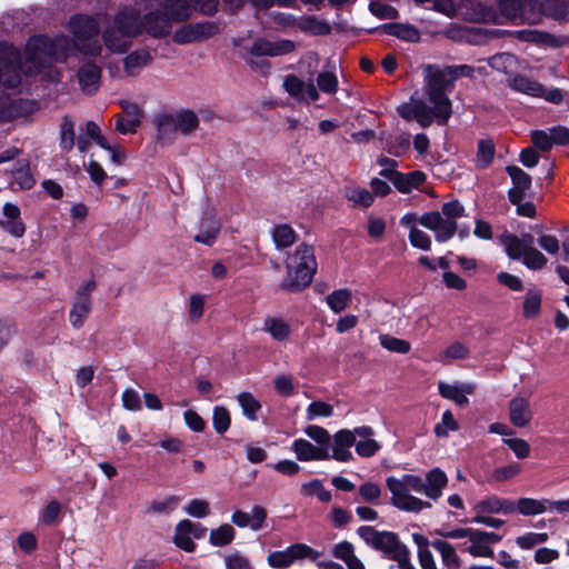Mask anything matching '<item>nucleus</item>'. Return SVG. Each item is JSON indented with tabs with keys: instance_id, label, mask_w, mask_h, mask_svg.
<instances>
[{
	"instance_id": "f257e3e1",
	"label": "nucleus",
	"mask_w": 569,
	"mask_h": 569,
	"mask_svg": "<svg viewBox=\"0 0 569 569\" xmlns=\"http://www.w3.org/2000/svg\"><path fill=\"white\" fill-rule=\"evenodd\" d=\"M72 40L66 36L50 39L46 36L30 38L24 51V72L38 74L54 62H64L73 50L84 56H99L102 46L99 41V23L94 18L78 14L70 19Z\"/></svg>"
},
{
	"instance_id": "f03ea898",
	"label": "nucleus",
	"mask_w": 569,
	"mask_h": 569,
	"mask_svg": "<svg viewBox=\"0 0 569 569\" xmlns=\"http://www.w3.org/2000/svg\"><path fill=\"white\" fill-rule=\"evenodd\" d=\"M473 71L468 64L445 68L429 64V123L435 121L443 126L448 122L452 114L449 94L455 89V82L461 77H472Z\"/></svg>"
},
{
	"instance_id": "7ed1b4c3",
	"label": "nucleus",
	"mask_w": 569,
	"mask_h": 569,
	"mask_svg": "<svg viewBox=\"0 0 569 569\" xmlns=\"http://www.w3.org/2000/svg\"><path fill=\"white\" fill-rule=\"evenodd\" d=\"M141 34L139 11L128 8L119 11L103 30L102 39L112 53H124L132 44V39Z\"/></svg>"
},
{
	"instance_id": "20e7f679",
	"label": "nucleus",
	"mask_w": 569,
	"mask_h": 569,
	"mask_svg": "<svg viewBox=\"0 0 569 569\" xmlns=\"http://www.w3.org/2000/svg\"><path fill=\"white\" fill-rule=\"evenodd\" d=\"M316 271L317 260L313 247L301 243L287 258V276L281 287L292 292H299L312 282Z\"/></svg>"
},
{
	"instance_id": "39448f33",
	"label": "nucleus",
	"mask_w": 569,
	"mask_h": 569,
	"mask_svg": "<svg viewBox=\"0 0 569 569\" xmlns=\"http://www.w3.org/2000/svg\"><path fill=\"white\" fill-rule=\"evenodd\" d=\"M500 242L507 256L512 260H521L529 270H541L548 263L547 257L533 247V236L523 233L520 237L505 233Z\"/></svg>"
},
{
	"instance_id": "423d86ee",
	"label": "nucleus",
	"mask_w": 569,
	"mask_h": 569,
	"mask_svg": "<svg viewBox=\"0 0 569 569\" xmlns=\"http://www.w3.org/2000/svg\"><path fill=\"white\" fill-rule=\"evenodd\" d=\"M358 535L367 545L381 551L388 559L401 560L407 553V546L399 540L395 532L378 531L373 527L362 526L358 529Z\"/></svg>"
},
{
	"instance_id": "0eeeda50",
	"label": "nucleus",
	"mask_w": 569,
	"mask_h": 569,
	"mask_svg": "<svg viewBox=\"0 0 569 569\" xmlns=\"http://www.w3.org/2000/svg\"><path fill=\"white\" fill-rule=\"evenodd\" d=\"M465 208L458 200L442 204V214L438 211L429 212V230L435 232L436 240L445 242L449 240L457 230L456 219L463 216Z\"/></svg>"
},
{
	"instance_id": "6e6552de",
	"label": "nucleus",
	"mask_w": 569,
	"mask_h": 569,
	"mask_svg": "<svg viewBox=\"0 0 569 569\" xmlns=\"http://www.w3.org/2000/svg\"><path fill=\"white\" fill-rule=\"evenodd\" d=\"M373 435V429L369 426L357 427L353 430L341 429L332 437L330 458L347 462L352 459L350 448L355 446L357 437H369Z\"/></svg>"
},
{
	"instance_id": "1a4fd4ad",
	"label": "nucleus",
	"mask_w": 569,
	"mask_h": 569,
	"mask_svg": "<svg viewBox=\"0 0 569 569\" xmlns=\"http://www.w3.org/2000/svg\"><path fill=\"white\" fill-rule=\"evenodd\" d=\"M20 63V52L14 47H0V87L14 89L21 83Z\"/></svg>"
},
{
	"instance_id": "9d476101",
	"label": "nucleus",
	"mask_w": 569,
	"mask_h": 569,
	"mask_svg": "<svg viewBox=\"0 0 569 569\" xmlns=\"http://www.w3.org/2000/svg\"><path fill=\"white\" fill-rule=\"evenodd\" d=\"M318 552L306 543H295L283 550L272 551L267 557V563L273 569H287L296 561L310 558L315 560Z\"/></svg>"
},
{
	"instance_id": "9b49d317",
	"label": "nucleus",
	"mask_w": 569,
	"mask_h": 569,
	"mask_svg": "<svg viewBox=\"0 0 569 569\" xmlns=\"http://www.w3.org/2000/svg\"><path fill=\"white\" fill-rule=\"evenodd\" d=\"M457 14L468 22H498L499 14L493 7H488L478 0H461L458 4Z\"/></svg>"
},
{
	"instance_id": "f8f14e48",
	"label": "nucleus",
	"mask_w": 569,
	"mask_h": 569,
	"mask_svg": "<svg viewBox=\"0 0 569 569\" xmlns=\"http://www.w3.org/2000/svg\"><path fill=\"white\" fill-rule=\"evenodd\" d=\"M296 48V43L289 39L269 40L258 38L249 47V53L258 57H279L293 52Z\"/></svg>"
},
{
	"instance_id": "ddd939ff",
	"label": "nucleus",
	"mask_w": 569,
	"mask_h": 569,
	"mask_svg": "<svg viewBox=\"0 0 569 569\" xmlns=\"http://www.w3.org/2000/svg\"><path fill=\"white\" fill-rule=\"evenodd\" d=\"M172 20L160 10L148 12L143 19L139 17L141 33L146 32L153 38H163L171 32Z\"/></svg>"
},
{
	"instance_id": "4468645a",
	"label": "nucleus",
	"mask_w": 569,
	"mask_h": 569,
	"mask_svg": "<svg viewBox=\"0 0 569 569\" xmlns=\"http://www.w3.org/2000/svg\"><path fill=\"white\" fill-rule=\"evenodd\" d=\"M398 113L407 121H416L421 127L427 126V96L416 91L408 102L397 108Z\"/></svg>"
},
{
	"instance_id": "2eb2a0df",
	"label": "nucleus",
	"mask_w": 569,
	"mask_h": 569,
	"mask_svg": "<svg viewBox=\"0 0 569 569\" xmlns=\"http://www.w3.org/2000/svg\"><path fill=\"white\" fill-rule=\"evenodd\" d=\"M36 110V103L24 99H12L0 96V122L12 121L27 117Z\"/></svg>"
},
{
	"instance_id": "dca6fc26",
	"label": "nucleus",
	"mask_w": 569,
	"mask_h": 569,
	"mask_svg": "<svg viewBox=\"0 0 569 569\" xmlns=\"http://www.w3.org/2000/svg\"><path fill=\"white\" fill-rule=\"evenodd\" d=\"M284 90L300 102L317 101L320 98L312 81L305 82L295 74H288L283 80Z\"/></svg>"
},
{
	"instance_id": "f3484780",
	"label": "nucleus",
	"mask_w": 569,
	"mask_h": 569,
	"mask_svg": "<svg viewBox=\"0 0 569 569\" xmlns=\"http://www.w3.org/2000/svg\"><path fill=\"white\" fill-rule=\"evenodd\" d=\"M386 483L390 492H395L398 496L397 498L400 503L405 488L417 495H427V483L422 478L415 475L406 473L402 475L400 478L393 476L388 477Z\"/></svg>"
},
{
	"instance_id": "a211bd4d",
	"label": "nucleus",
	"mask_w": 569,
	"mask_h": 569,
	"mask_svg": "<svg viewBox=\"0 0 569 569\" xmlns=\"http://www.w3.org/2000/svg\"><path fill=\"white\" fill-rule=\"evenodd\" d=\"M122 113L116 116V129L121 134L133 133L141 123V109L138 104L121 101Z\"/></svg>"
},
{
	"instance_id": "6ab92c4d",
	"label": "nucleus",
	"mask_w": 569,
	"mask_h": 569,
	"mask_svg": "<svg viewBox=\"0 0 569 569\" xmlns=\"http://www.w3.org/2000/svg\"><path fill=\"white\" fill-rule=\"evenodd\" d=\"M77 79L81 91L84 94L92 96L100 87L101 68L94 62L86 61L77 71Z\"/></svg>"
},
{
	"instance_id": "aec40b11",
	"label": "nucleus",
	"mask_w": 569,
	"mask_h": 569,
	"mask_svg": "<svg viewBox=\"0 0 569 569\" xmlns=\"http://www.w3.org/2000/svg\"><path fill=\"white\" fill-rule=\"evenodd\" d=\"M438 389L441 397L453 401L460 407H465L469 403L468 396L475 393L476 385L472 382L447 383L440 381L438 383Z\"/></svg>"
},
{
	"instance_id": "412c9836",
	"label": "nucleus",
	"mask_w": 569,
	"mask_h": 569,
	"mask_svg": "<svg viewBox=\"0 0 569 569\" xmlns=\"http://www.w3.org/2000/svg\"><path fill=\"white\" fill-rule=\"evenodd\" d=\"M400 224L409 229V240L413 247L422 250L427 249V234L418 229V224L427 227V213L420 217L416 213H406L401 218Z\"/></svg>"
},
{
	"instance_id": "4be33fe9",
	"label": "nucleus",
	"mask_w": 569,
	"mask_h": 569,
	"mask_svg": "<svg viewBox=\"0 0 569 569\" xmlns=\"http://www.w3.org/2000/svg\"><path fill=\"white\" fill-rule=\"evenodd\" d=\"M220 231V222L214 218L212 210H207L203 212L199 230L194 234L193 239L196 242L212 246Z\"/></svg>"
},
{
	"instance_id": "5701e85b",
	"label": "nucleus",
	"mask_w": 569,
	"mask_h": 569,
	"mask_svg": "<svg viewBox=\"0 0 569 569\" xmlns=\"http://www.w3.org/2000/svg\"><path fill=\"white\" fill-rule=\"evenodd\" d=\"M267 518V511L260 506H254L251 512H244L237 510L231 517L232 523L239 528H250L253 531H258L263 528Z\"/></svg>"
},
{
	"instance_id": "b1692460",
	"label": "nucleus",
	"mask_w": 569,
	"mask_h": 569,
	"mask_svg": "<svg viewBox=\"0 0 569 569\" xmlns=\"http://www.w3.org/2000/svg\"><path fill=\"white\" fill-rule=\"evenodd\" d=\"M291 450L300 461L330 459V451L325 447H317L303 438L296 439L291 445Z\"/></svg>"
},
{
	"instance_id": "393cba45",
	"label": "nucleus",
	"mask_w": 569,
	"mask_h": 569,
	"mask_svg": "<svg viewBox=\"0 0 569 569\" xmlns=\"http://www.w3.org/2000/svg\"><path fill=\"white\" fill-rule=\"evenodd\" d=\"M533 417L529 400L515 397L509 402V420L517 428L527 427Z\"/></svg>"
},
{
	"instance_id": "a878e982",
	"label": "nucleus",
	"mask_w": 569,
	"mask_h": 569,
	"mask_svg": "<svg viewBox=\"0 0 569 569\" xmlns=\"http://www.w3.org/2000/svg\"><path fill=\"white\" fill-rule=\"evenodd\" d=\"M204 529L196 528V525L188 519L181 520L176 527V533L173 541L180 549L191 552L194 549V542L191 539V535L194 538H200Z\"/></svg>"
},
{
	"instance_id": "bb28decb",
	"label": "nucleus",
	"mask_w": 569,
	"mask_h": 569,
	"mask_svg": "<svg viewBox=\"0 0 569 569\" xmlns=\"http://www.w3.org/2000/svg\"><path fill=\"white\" fill-rule=\"evenodd\" d=\"M507 172L510 176L513 187L508 191L510 202H518L520 196H526V191L531 187V177L517 166H508Z\"/></svg>"
},
{
	"instance_id": "cd10ccee",
	"label": "nucleus",
	"mask_w": 569,
	"mask_h": 569,
	"mask_svg": "<svg viewBox=\"0 0 569 569\" xmlns=\"http://www.w3.org/2000/svg\"><path fill=\"white\" fill-rule=\"evenodd\" d=\"M507 84L510 89L533 98L542 97L543 94V86L540 82L523 74H509Z\"/></svg>"
},
{
	"instance_id": "c85d7f7f",
	"label": "nucleus",
	"mask_w": 569,
	"mask_h": 569,
	"mask_svg": "<svg viewBox=\"0 0 569 569\" xmlns=\"http://www.w3.org/2000/svg\"><path fill=\"white\" fill-rule=\"evenodd\" d=\"M531 4L532 0H527L526 2L521 0H499L498 14L513 23L518 20L523 22L527 21L526 9L527 7H531Z\"/></svg>"
},
{
	"instance_id": "c756f323",
	"label": "nucleus",
	"mask_w": 569,
	"mask_h": 569,
	"mask_svg": "<svg viewBox=\"0 0 569 569\" xmlns=\"http://www.w3.org/2000/svg\"><path fill=\"white\" fill-rule=\"evenodd\" d=\"M395 187L403 193H408L423 183L426 174L422 171H411L408 173H392Z\"/></svg>"
},
{
	"instance_id": "7c9ffc66",
	"label": "nucleus",
	"mask_w": 569,
	"mask_h": 569,
	"mask_svg": "<svg viewBox=\"0 0 569 569\" xmlns=\"http://www.w3.org/2000/svg\"><path fill=\"white\" fill-rule=\"evenodd\" d=\"M152 58L148 50L140 49L129 53L124 60V71L128 76H137L140 70L151 62Z\"/></svg>"
},
{
	"instance_id": "2f4dec72",
	"label": "nucleus",
	"mask_w": 569,
	"mask_h": 569,
	"mask_svg": "<svg viewBox=\"0 0 569 569\" xmlns=\"http://www.w3.org/2000/svg\"><path fill=\"white\" fill-rule=\"evenodd\" d=\"M469 545L463 543L462 550L469 552L473 557H491L493 550L488 547L481 530L475 529L469 539Z\"/></svg>"
},
{
	"instance_id": "473e14b6",
	"label": "nucleus",
	"mask_w": 569,
	"mask_h": 569,
	"mask_svg": "<svg viewBox=\"0 0 569 569\" xmlns=\"http://www.w3.org/2000/svg\"><path fill=\"white\" fill-rule=\"evenodd\" d=\"M166 14L173 22H181L190 18L191 7L187 0H164L163 3Z\"/></svg>"
},
{
	"instance_id": "72a5a7b5",
	"label": "nucleus",
	"mask_w": 569,
	"mask_h": 569,
	"mask_svg": "<svg viewBox=\"0 0 569 569\" xmlns=\"http://www.w3.org/2000/svg\"><path fill=\"white\" fill-rule=\"evenodd\" d=\"M179 133L172 114H164L157 119V136L161 143H171Z\"/></svg>"
},
{
	"instance_id": "f704fd0d",
	"label": "nucleus",
	"mask_w": 569,
	"mask_h": 569,
	"mask_svg": "<svg viewBox=\"0 0 569 569\" xmlns=\"http://www.w3.org/2000/svg\"><path fill=\"white\" fill-rule=\"evenodd\" d=\"M382 29L387 34L397 37L408 42H417L420 40L419 31L410 24L386 23L382 26Z\"/></svg>"
},
{
	"instance_id": "c9c22d12",
	"label": "nucleus",
	"mask_w": 569,
	"mask_h": 569,
	"mask_svg": "<svg viewBox=\"0 0 569 569\" xmlns=\"http://www.w3.org/2000/svg\"><path fill=\"white\" fill-rule=\"evenodd\" d=\"M176 127H178L179 133L182 136H190L199 127V119L197 114L191 110H181L180 112L172 114Z\"/></svg>"
},
{
	"instance_id": "e433bc0d",
	"label": "nucleus",
	"mask_w": 569,
	"mask_h": 569,
	"mask_svg": "<svg viewBox=\"0 0 569 569\" xmlns=\"http://www.w3.org/2000/svg\"><path fill=\"white\" fill-rule=\"evenodd\" d=\"M263 330L277 341L287 340L291 332L289 325L277 317H268L263 322Z\"/></svg>"
},
{
	"instance_id": "4c0bfd02",
	"label": "nucleus",
	"mask_w": 569,
	"mask_h": 569,
	"mask_svg": "<svg viewBox=\"0 0 569 569\" xmlns=\"http://www.w3.org/2000/svg\"><path fill=\"white\" fill-rule=\"evenodd\" d=\"M91 300L74 299L69 313V320L73 328L79 329L91 312Z\"/></svg>"
},
{
	"instance_id": "58836bf2",
	"label": "nucleus",
	"mask_w": 569,
	"mask_h": 569,
	"mask_svg": "<svg viewBox=\"0 0 569 569\" xmlns=\"http://www.w3.org/2000/svg\"><path fill=\"white\" fill-rule=\"evenodd\" d=\"M412 493V491L407 490V488H405L400 503L397 498L398 496L395 492H391V503L400 510L410 512L421 511L425 508V502L421 499L415 497Z\"/></svg>"
},
{
	"instance_id": "ea45409f",
	"label": "nucleus",
	"mask_w": 569,
	"mask_h": 569,
	"mask_svg": "<svg viewBox=\"0 0 569 569\" xmlns=\"http://www.w3.org/2000/svg\"><path fill=\"white\" fill-rule=\"evenodd\" d=\"M553 501L542 499L536 500L531 498H521L518 500L517 509L523 516H535L542 512H546L550 509V503Z\"/></svg>"
},
{
	"instance_id": "a19ab883",
	"label": "nucleus",
	"mask_w": 569,
	"mask_h": 569,
	"mask_svg": "<svg viewBox=\"0 0 569 569\" xmlns=\"http://www.w3.org/2000/svg\"><path fill=\"white\" fill-rule=\"evenodd\" d=\"M12 184H17L20 189L23 190L31 189L36 183V180L30 172L29 163L27 161H18L14 164V169L12 170Z\"/></svg>"
},
{
	"instance_id": "79ce46f5",
	"label": "nucleus",
	"mask_w": 569,
	"mask_h": 569,
	"mask_svg": "<svg viewBox=\"0 0 569 569\" xmlns=\"http://www.w3.org/2000/svg\"><path fill=\"white\" fill-rule=\"evenodd\" d=\"M272 240L277 249H284L297 241V233L289 224H278L272 230Z\"/></svg>"
},
{
	"instance_id": "37998d69",
	"label": "nucleus",
	"mask_w": 569,
	"mask_h": 569,
	"mask_svg": "<svg viewBox=\"0 0 569 569\" xmlns=\"http://www.w3.org/2000/svg\"><path fill=\"white\" fill-rule=\"evenodd\" d=\"M506 31H501L498 29L468 27V32L465 42L475 46H481L485 44L489 39L500 37Z\"/></svg>"
},
{
	"instance_id": "c03bdc74",
	"label": "nucleus",
	"mask_w": 569,
	"mask_h": 569,
	"mask_svg": "<svg viewBox=\"0 0 569 569\" xmlns=\"http://www.w3.org/2000/svg\"><path fill=\"white\" fill-rule=\"evenodd\" d=\"M237 401L242 409L243 416L250 420L256 421L258 419V412L261 409L260 402L250 392H240L237 396Z\"/></svg>"
},
{
	"instance_id": "a18cd8bd",
	"label": "nucleus",
	"mask_w": 569,
	"mask_h": 569,
	"mask_svg": "<svg viewBox=\"0 0 569 569\" xmlns=\"http://www.w3.org/2000/svg\"><path fill=\"white\" fill-rule=\"evenodd\" d=\"M542 292L538 289H529L523 300V317L532 319L540 313Z\"/></svg>"
},
{
	"instance_id": "49530a36",
	"label": "nucleus",
	"mask_w": 569,
	"mask_h": 569,
	"mask_svg": "<svg viewBox=\"0 0 569 569\" xmlns=\"http://www.w3.org/2000/svg\"><path fill=\"white\" fill-rule=\"evenodd\" d=\"M76 143L73 121L64 116L60 124V148L63 151H71Z\"/></svg>"
},
{
	"instance_id": "de8ad7c7",
	"label": "nucleus",
	"mask_w": 569,
	"mask_h": 569,
	"mask_svg": "<svg viewBox=\"0 0 569 569\" xmlns=\"http://www.w3.org/2000/svg\"><path fill=\"white\" fill-rule=\"evenodd\" d=\"M495 157V144L491 140H480L478 142L476 166L479 169H486L489 167Z\"/></svg>"
},
{
	"instance_id": "09e8293b",
	"label": "nucleus",
	"mask_w": 569,
	"mask_h": 569,
	"mask_svg": "<svg viewBox=\"0 0 569 569\" xmlns=\"http://www.w3.org/2000/svg\"><path fill=\"white\" fill-rule=\"evenodd\" d=\"M429 545H431L433 549L439 552L446 566L452 568L458 566V556L455 548L450 543L445 540L436 539L432 542H429Z\"/></svg>"
},
{
	"instance_id": "8fccbe9b",
	"label": "nucleus",
	"mask_w": 569,
	"mask_h": 569,
	"mask_svg": "<svg viewBox=\"0 0 569 569\" xmlns=\"http://www.w3.org/2000/svg\"><path fill=\"white\" fill-rule=\"evenodd\" d=\"M351 301V292L349 289H338L327 297V303L335 313L343 311Z\"/></svg>"
},
{
	"instance_id": "3c124183",
	"label": "nucleus",
	"mask_w": 569,
	"mask_h": 569,
	"mask_svg": "<svg viewBox=\"0 0 569 569\" xmlns=\"http://www.w3.org/2000/svg\"><path fill=\"white\" fill-rule=\"evenodd\" d=\"M448 483V478L446 473L436 468L429 471V499H438L442 492V488H445Z\"/></svg>"
},
{
	"instance_id": "603ef678",
	"label": "nucleus",
	"mask_w": 569,
	"mask_h": 569,
	"mask_svg": "<svg viewBox=\"0 0 569 569\" xmlns=\"http://www.w3.org/2000/svg\"><path fill=\"white\" fill-rule=\"evenodd\" d=\"M468 356V349L465 345L456 341L435 355V360L445 362L446 360L463 359Z\"/></svg>"
},
{
	"instance_id": "864d4df0",
	"label": "nucleus",
	"mask_w": 569,
	"mask_h": 569,
	"mask_svg": "<svg viewBox=\"0 0 569 569\" xmlns=\"http://www.w3.org/2000/svg\"><path fill=\"white\" fill-rule=\"evenodd\" d=\"M234 529L230 525L224 523L211 530L209 540L213 546L222 547L229 545L234 539Z\"/></svg>"
},
{
	"instance_id": "5fc2aeb1",
	"label": "nucleus",
	"mask_w": 569,
	"mask_h": 569,
	"mask_svg": "<svg viewBox=\"0 0 569 569\" xmlns=\"http://www.w3.org/2000/svg\"><path fill=\"white\" fill-rule=\"evenodd\" d=\"M317 89L326 94H335L338 90V78L331 71H322L317 76Z\"/></svg>"
},
{
	"instance_id": "6e6d98bb",
	"label": "nucleus",
	"mask_w": 569,
	"mask_h": 569,
	"mask_svg": "<svg viewBox=\"0 0 569 569\" xmlns=\"http://www.w3.org/2000/svg\"><path fill=\"white\" fill-rule=\"evenodd\" d=\"M305 433L317 442V447H325L330 451L331 436L323 427L310 425L305 429Z\"/></svg>"
},
{
	"instance_id": "4d7b16f0",
	"label": "nucleus",
	"mask_w": 569,
	"mask_h": 569,
	"mask_svg": "<svg viewBox=\"0 0 569 569\" xmlns=\"http://www.w3.org/2000/svg\"><path fill=\"white\" fill-rule=\"evenodd\" d=\"M230 423H231V418H230L229 410L227 408L220 407V406L214 407L213 413H212V426H213L214 430L219 435H222L229 429Z\"/></svg>"
},
{
	"instance_id": "13d9d810",
	"label": "nucleus",
	"mask_w": 569,
	"mask_h": 569,
	"mask_svg": "<svg viewBox=\"0 0 569 569\" xmlns=\"http://www.w3.org/2000/svg\"><path fill=\"white\" fill-rule=\"evenodd\" d=\"M333 415V407L325 401L311 402L306 411L307 420L311 421L317 418H329Z\"/></svg>"
},
{
	"instance_id": "bf43d9fd",
	"label": "nucleus",
	"mask_w": 569,
	"mask_h": 569,
	"mask_svg": "<svg viewBox=\"0 0 569 569\" xmlns=\"http://www.w3.org/2000/svg\"><path fill=\"white\" fill-rule=\"evenodd\" d=\"M379 340L380 345L391 352L407 353L410 350V343L407 340L399 339L390 335H381Z\"/></svg>"
},
{
	"instance_id": "052dcab7",
	"label": "nucleus",
	"mask_w": 569,
	"mask_h": 569,
	"mask_svg": "<svg viewBox=\"0 0 569 569\" xmlns=\"http://www.w3.org/2000/svg\"><path fill=\"white\" fill-rule=\"evenodd\" d=\"M546 532H527L516 539V543L525 550L532 549L538 545H542L548 540Z\"/></svg>"
},
{
	"instance_id": "680f3d73",
	"label": "nucleus",
	"mask_w": 569,
	"mask_h": 569,
	"mask_svg": "<svg viewBox=\"0 0 569 569\" xmlns=\"http://www.w3.org/2000/svg\"><path fill=\"white\" fill-rule=\"evenodd\" d=\"M458 422L456 421L452 412L446 410L442 413L441 421L435 426V433L437 437H447L450 431L458 430Z\"/></svg>"
},
{
	"instance_id": "e2e57ef3",
	"label": "nucleus",
	"mask_w": 569,
	"mask_h": 569,
	"mask_svg": "<svg viewBox=\"0 0 569 569\" xmlns=\"http://www.w3.org/2000/svg\"><path fill=\"white\" fill-rule=\"evenodd\" d=\"M516 63V57L508 52H501L492 56L489 59V66L492 69L508 73V70Z\"/></svg>"
},
{
	"instance_id": "0e129e2a",
	"label": "nucleus",
	"mask_w": 569,
	"mask_h": 569,
	"mask_svg": "<svg viewBox=\"0 0 569 569\" xmlns=\"http://www.w3.org/2000/svg\"><path fill=\"white\" fill-rule=\"evenodd\" d=\"M359 438H360V440L359 441L356 440L355 447H356V452L360 457H365V458L372 457L380 449V445L376 440H373L371 438V436L359 437Z\"/></svg>"
},
{
	"instance_id": "69168bd1",
	"label": "nucleus",
	"mask_w": 569,
	"mask_h": 569,
	"mask_svg": "<svg viewBox=\"0 0 569 569\" xmlns=\"http://www.w3.org/2000/svg\"><path fill=\"white\" fill-rule=\"evenodd\" d=\"M346 197L349 201H352L355 204L362 206L365 208L369 207L373 202V194L363 188H353L350 189Z\"/></svg>"
},
{
	"instance_id": "338daca9",
	"label": "nucleus",
	"mask_w": 569,
	"mask_h": 569,
	"mask_svg": "<svg viewBox=\"0 0 569 569\" xmlns=\"http://www.w3.org/2000/svg\"><path fill=\"white\" fill-rule=\"evenodd\" d=\"M184 511L191 517L204 518L210 513V506L204 499H192L184 507Z\"/></svg>"
},
{
	"instance_id": "774afa93",
	"label": "nucleus",
	"mask_w": 569,
	"mask_h": 569,
	"mask_svg": "<svg viewBox=\"0 0 569 569\" xmlns=\"http://www.w3.org/2000/svg\"><path fill=\"white\" fill-rule=\"evenodd\" d=\"M226 569H254L250 560L239 552L231 553L224 558Z\"/></svg>"
}]
</instances>
